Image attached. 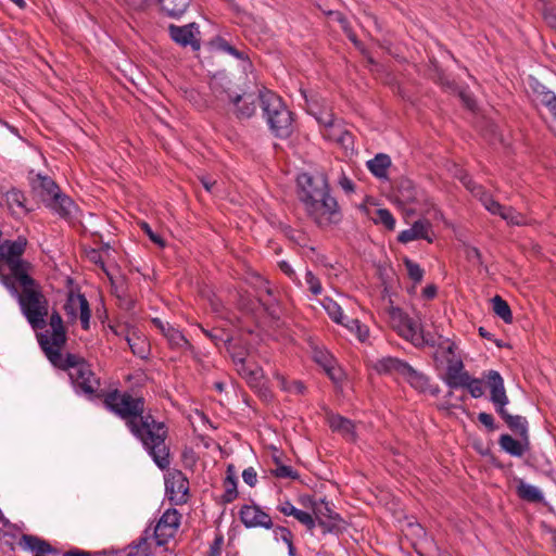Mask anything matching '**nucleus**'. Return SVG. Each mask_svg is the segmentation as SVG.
Segmentation results:
<instances>
[{"label": "nucleus", "instance_id": "nucleus-42", "mask_svg": "<svg viewBox=\"0 0 556 556\" xmlns=\"http://www.w3.org/2000/svg\"><path fill=\"white\" fill-rule=\"evenodd\" d=\"M77 300H78V305H79V309H80L81 328L84 330H88L89 329L90 316H91V311H90L89 302L86 299V296L84 294H81V293L77 294Z\"/></svg>", "mask_w": 556, "mask_h": 556}, {"label": "nucleus", "instance_id": "nucleus-38", "mask_svg": "<svg viewBox=\"0 0 556 556\" xmlns=\"http://www.w3.org/2000/svg\"><path fill=\"white\" fill-rule=\"evenodd\" d=\"M277 379L279 381V386L281 390L294 394H304L306 391V386L301 380H292L288 381L285 376L277 375Z\"/></svg>", "mask_w": 556, "mask_h": 556}, {"label": "nucleus", "instance_id": "nucleus-7", "mask_svg": "<svg viewBox=\"0 0 556 556\" xmlns=\"http://www.w3.org/2000/svg\"><path fill=\"white\" fill-rule=\"evenodd\" d=\"M33 192L45 206L58 214L61 218L71 222L78 211L77 204L67 194L62 192L59 185L47 175L38 174L31 181Z\"/></svg>", "mask_w": 556, "mask_h": 556}, {"label": "nucleus", "instance_id": "nucleus-22", "mask_svg": "<svg viewBox=\"0 0 556 556\" xmlns=\"http://www.w3.org/2000/svg\"><path fill=\"white\" fill-rule=\"evenodd\" d=\"M515 439L508 433H504L498 439L501 448L514 457H521L527 451L530 450V438L518 437Z\"/></svg>", "mask_w": 556, "mask_h": 556}, {"label": "nucleus", "instance_id": "nucleus-34", "mask_svg": "<svg viewBox=\"0 0 556 556\" xmlns=\"http://www.w3.org/2000/svg\"><path fill=\"white\" fill-rule=\"evenodd\" d=\"M302 504L312 507L316 520L318 515L328 519V515L337 514L330 508L329 503L325 498L320 500V505H317L313 496H306L302 500Z\"/></svg>", "mask_w": 556, "mask_h": 556}, {"label": "nucleus", "instance_id": "nucleus-61", "mask_svg": "<svg viewBox=\"0 0 556 556\" xmlns=\"http://www.w3.org/2000/svg\"><path fill=\"white\" fill-rule=\"evenodd\" d=\"M112 289H114L113 293L116 294L117 299L119 300V306L123 309L130 312L135 308V304H136L135 300L124 296L122 294H118L117 288L114 285H113Z\"/></svg>", "mask_w": 556, "mask_h": 556}, {"label": "nucleus", "instance_id": "nucleus-47", "mask_svg": "<svg viewBox=\"0 0 556 556\" xmlns=\"http://www.w3.org/2000/svg\"><path fill=\"white\" fill-rule=\"evenodd\" d=\"M462 388L467 389L470 395L475 399L483 395L482 380L479 378L469 376V379Z\"/></svg>", "mask_w": 556, "mask_h": 556}, {"label": "nucleus", "instance_id": "nucleus-10", "mask_svg": "<svg viewBox=\"0 0 556 556\" xmlns=\"http://www.w3.org/2000/svg\"><path fill=\"white\" fill-rule=\"evenodd\" d=\"M394 198L403 206L414 204L429 207L433 205L426 191L407 177H400L395 180Z\"/></svg>", "mask_w": 556, "mask_h": 556}, {"label": "nucleus", "instance_id": "nucleus-25", "mask_svg": "<svg viewBox=\"0 0 556 556\" xmlns=\"http://www.w3.org/2000/svg\"><path fill=\"white\" fill-rule=\"evenodd\" d=\"M224 493L220 496L218 504L227 505L232 503L239 495L238 480L235 471V466L229 464L226 469V477L223 480Z\"/></svg>", "mask_w": 556, "mask_h": 556}, {"label": "nucleus", "instance_id": "nucleus-37", "mask_svg": "<svg viewBox=\"0 0 556 556\" xmlns=\"http://www.w3.org/2000/svg\"><path fill=\"white\" fill-rule=\"evenodd\" d=\"M214 43L218 50L229 53L238 60L250 62L249 55L245 52L238 50L236 47L230 45V42L226 40L224 37H216Z\"/></svg>", "mask_w": 556, "mask_h": 556}, {"label": "nucleus", "instance_id": "nucleus-49", "mask_svg": "<svg viewBox=\"0 0 556 556\" xmlns=\"http://www.w3.org/2000/svg\"><path fill=\"white\" fill-rule=\"evenodd\" d=\"M238 374L245 378L249 382L257 381L262 377V368L257 365L253 367L247 364L244 370H238Z\"/></svg>", "mask_w": 556, "mask_h": 556}, {"label": "nucleus", "instance_id": "nucleus-24", "mask_svg": "<svg viewBox=\"0 0 556 556\" xmlns=\"http://www.w3.org/2000/svg\"><path fill=\"white\" fill-rule=\"evenodd\" d=\"M327 422L333 432L349 437L352 441L356 440L357 434L355 431V424L351 419L340 414L330 413L327 416Z\"/></svg>", "mask_w": 556, "mask_h": 556}, {"label": "nucleus", "instance_id": "nucleus-62", "mask_svg": "<svg viewBox=\"0 0 556 556\" xmlns=\"http://www.w3.org/2000/svg\"><path fill=\"white\" fill-rule=\"evenodd\" d=\"M342 31L348 37V39L354 45V47L356 49H362L363 42L358 39V37H357L356 33L354 31L351 24H349L348 26H344L342 28Z\"/></svg>", "mask_w": 556, "mask_h": 556}, {"label": "nucleus", "instance_id": "nucleus-26", "mask_svg": "<svg viewBox=\"0 0 556 556\" xmlns=\"http://www.w3.org/2000/svg\"><path fill=\"white\" fill-rule=\"evenodd\" d=\"M168 342V345L173 350H186L188 351L194 358L198 353L195 348L190 343V341L184 336V333L177 328H166V333L164 336Z\"/></svg>", "mask_w": 556, "mask_h": 556}, {"label": "nucleus", "instance_id": "nucleus-32", "mask_svg": "<svg viewBox=\"0 0 556 556\" xmlns=\"http://www.w3.org/2000/svg\"><path fill=\"white\" fill-rule=\"evenodd\" d=\"M492 309L505 324L513 323V312L509 304L501 295L496 294L491 299Z\"/></svg>", "mask_w": 556, "mask_h": 556}, {"label": "nucleus", "instance_id": "nucleus-23", "mask_svg": "<svg viewBox=\"0 0 556 556\" xmlns=\"http://www.w3.org/2000/svg\"><path fill=\"white\" fill-rule=\"evenodd\" d=\"M431 224L428 220L418 219L409 229L401 231L397 236V241L401 243H408L413 240L424 239L428 242H432V238L429 236Z\"/></svg>", "mask_w": 556, "mask_h": 556}, {"label": "nucleus", "instance_id": "nucleus-19", "mask_svg": "<svg viewBox=\"0 0 556 556\" xmlns=\"http://www.w3.org/2000/svg\"><path fill=\"white\" fill-rule=\"evenodd\" d=\"M3 197L5 199V204L14 218H18L22 215H28L34 211L33 207L27 206V198L25 193L15 187L5 191Z\"/></svg>", "mask_w": 556, "mask_h": 556}, {"label": "nucleus", "instance_id": "nucleus-2", "mask_svg": "<svg viewBox=\"0 0 556 556\" xmlns=\"http://www.w3.org/2000/svg\"><path fill=\"white\" fill-rule=\"evenodd\" d=\"M298 199L304 204L308 217L318 227L339 224L342 214L338 201L330 195L327 175L302 173L296 178Z\"/></svg>", "mask_w": 556, "mask_h": 556}, {"label": "nucleus", "instance_id": "nucleus-59", "mask_svg": "<svg viewBox=\"0 0 556 556\" xmlns=\"http://www.w3.org/2000/svg\"><path fill=\"white\" fill-rule=\"evenodd\" d=\"M478 420L488 429V431H495L498 426L495 424L494 417L485 412L478 414Z\"/></svg>", "mask_w": 556, "mask_h": 556}, {"label": "nucleus", "instance_id": "nucleus-20", "mask_svg": "<svg viewBox=\"0 0 556 556\" xmlns=\"http://www.w3.org/2000/svg\"><path fill=\"white\" fill-rule=\"evenodd\" d=\"M229 102L233 105V114L239 121L249 119L256 112V103L253 93H236Z\"/></svg>", "mask_w": 556, "mask_h": 556}, {"label": "nucleus", "instance_id": "nucleus-18", "mask_svg": "<svg viewBox=\"0 0 556 556\" xmlns=\"http://www.w3.org/2000/svg\"><path fill=\"white\" fill-rule=\"evenodd\" d=\"M390 318L397 333L406 340L414 341L417 336V324L402 308L391 307Z\"/></svg>", "mask_w": 556, "mask_h": 556}, {"label": "nucleus", "instance_id": "nucleus-64", "mask_svg": "<svg viewBox=\"0 0 556 556\" xmlns=\"http://www.w3.org/2000/svg\"><path fill=\"white\" fill-rule=\"evenodd\" d=\"M529 86L533 94L539 99L548 88L542 84L539 79L531 77Z\"/></svg>", "mask_w": 556, "mask_h": 556}, {"label": "nucleus", "instance_id": "nucleus-13", "mask_svg": "<svg viewBox=\"0 0 556 556\" xmlns=\"http://www.w3.org/2000/svg\"><path fill=\"white\" fill-rule=\"evenodd\" d=\"M240 521L244 525L245 528H264L271 529L274 527V522L271 517L262 510V508L256 504H244L241 506L239 510Z\"/></svg>", "mask_w": 556, "mask_h": 556}, {"label": "nucleus", "instance_id": "nucleus-60", "mask_svg": "<svg viewBox=\"0 0 556 556\" xmlns=\"http://www.w3.org/2000/svg\"><path fill=\"white\" fill-rule=\"evenodd\" d=\"M271 529H274L275 535H279L285 543H290L293 541V533L289 528L283 526H274Z\"/></svg>", "mask_w": 556, "mask_h": 556}, {"label": "nucleus", "instance_id": "nucleus-3", "mask_svg": "<svg viewBox=\"0 0 556 556\" xmlns=\"http://www.w3.org/2000/svg\"><path fill=\"white\" fill-rule=\"evenodd\" d=\"M16 292L9 291L16 296L22 314L34 330L47 327L49 301L42 292L41 285L31 276L23 275L13 280Z\"/></svg>", "mask_w": 556, "mask_h": 556}, {"label": "nucleus", "instance_id": "nucleus-12", "mask_svg": "<svg viewBox=\"0 0 556 556\" xmlns=\"http://www.w3.org/2000/svg\"><path fill=\"white\" fill-rule=\"evenodd\" d=\"M180 518L181 515L175 508H168L163 513L153 530L156 545L164 546L167 544L168 540L175 535L180 525Z\"/></svg>", "mask_w": 556, "mask_h": 556}, {"label": "nucleus", "instance_id": "nucleus-5", "mask_svg": "<svg viewBox=\"0 0 556 556\" xmlns=\"http://www.w3.org/2000/svg\"><path fill=\"white\" fill-rule=\"evenodd\" d=\"M257 99L270 132L278 139H288L294 131V114L287 108L282 98L263 87Z\"/></svg>", "mask_w": 556, "mask_h": 556}, {"label": "nucleus", "instance_id": "nucleus-55", "mask_svg": "<svg viewBox=\"0 0 556 556\" xmlns=\"http://www.w3.org/2000/svg\"><path fill=\"white\" fill-rule=\"evenodd\" d=\"M77 305H78L77 295H75L73 292H70L67 295V300H66L65 304L63 305V309L66 313V315L72 316L73 318H76Z\"/></svg>", "mask_w": 556, "mask_h": 556}, {"label": "nucleus", "instance_id": "nucleus-41", "mask_svg": "<svg viewBox=\"0 0 556 556\" xmlns=\"http://www.w3.org/2000/svg\"><path fill=\"white\" fill-rule=\"evenodd\" d=\"M372 222L375 224L383 225L389 231H392L395 228V218L388 208L376 210V216L372 217Z\"/></svg>", "mask_w": 556, "mask_h": 556}, {"label": "nucleus", "instance_id": "nucleus-21", "mask_svg": "<svg viewBox=\"0 0 556 556\" xmlns=\"http://www.w3.org/2000/svg\"><path fill=\"white\" fill-rule=\"evenodd\" d=\"M232 80L225 71L214 73L210 80V88L217 99H227L228 101L236 96L232 91Z\"/></svg>", "mask_w": 556, "mask_h": 556}, {"label": "nucleus", "instance_id": "nucleus-6", "mask_svg": "<svg viewBox=\"0 0 556 556\" xmlns=\"http://www.w3.org/2000/svg\"><path fill=\"white\" fill-rule=\"evenodd\" d=\"M27 244L28 240L25 236L0 242V262H3L9 268L8 274L0 270V281L8 291L16 292L13 280L23 277V275L31 274L34 269V265L23 258Z\"/></svg>", "mask_w": 556, "mask_h": 556}, {"label": "nucleus", "instance_id": "nucleus-46", "mask_svg": "<svg viewBox=\"0 0 556 556\" xmlns=\"http://www.w3.org/2000/svg\"><path fill=\"white\" fill-rule=\"evenodd\" d=\"M237 307L239 311H241L245 314H254L256 311L255 302L247 293L239 294V298L237 301Z\"/></svg>", "mask_w": 556, "mask_h": 556}, {"label": "nucleus", "instance_id": "nucleus-53", "mask_svg": "<svg viewBox=\"0 0 556 556\" xmlns=\"http://www.w3.org/2000/svg\"><path fill=\"white\" fill-rule=\"evenodd\" d=\"M299 522L304 525L307 530L312 531L316 527V519L311 514L298 509L293 516Z\"/></svg>", "mask_w": 556, "mask_h": 556}, {"label": "nucleus", "instance_id": "nucleus-45", "mask_svg": "<svg viewBox=\"0 0 556 556\" xmlns=\"http://www.w3.org/2000/svg\"><path fill=\"white\" fill-rule=\"evenodd\" d=\"M538 100L549 111L553 118L556 119V93L548 89Z\"/></svg>", "mask_w": 556, "mask_h": 556}, {"label": "nucleus", "instance_id": "nucleus-29", "mask_svg": "<svg viewBox=\"0 0 556 556\" xmlns=\"http://www.w3.org/2000/svg\"><path fill=\"white\" fill-rule=\"evenodd\" d=\"M391 164V157L388 154L378 153L374 159L367 161L366 166L376 178L383 179L388 177Z\"/></svg>", "mask_w": 556, "mask_h": 556}, {"label": "nucleus", "instance_id": "nucleus-27", "mask_svg": "<svg viewBox=\"0 0 556 556\" xmlns=\"http://www.w3.org/2000/svg\"><path fill=\"white\" fill-rule=\"evenodd\" d=\"M316 525L321 528L323 534L331 533L339 535L346 530V522L339 514L328 515V519L318 515Z\"/></svg>", "mask_w": 556, "mask_h": 556}, {"label": "nucleus", "instance_id": "nucleus-56", "mask_svg": "<svg viewBox=\"0 0 556 556\" xmlns=\"http://www.w3.org/2000/svg\"><path fill=\"white\" fill-rule=\"evenodd\" d=\"M89 258L92 263H94L96 265H99L101 267V269L106 274V276L109 277L110 281H111V286L113 287V278L112 276L110 275V273L108 271L106 267H105V263L100 254V251L97 250V249H91V251L89 252Z\"/></svg>", "mask_w": 556, "mask_h": 556}, {"label": "nucleus", "instance_id": "nucleus-35", "mask_svg": "<svg viewBox=\"0 0 556 556\" xmlns=\"http://www.w3.org/2000/svg\"><path fill=\"white\" fill-rule=\"evenodd\" d=\"M321 305L332 321L339 325H343V321L346 319V317L343 315L341 306L336 301L329 296H326L323 300Z\"/></svg>", "mask_w": 556, "mask_h": 556}, {"label": "nucleus", "instance_id": "nucleus-16", "mask_svg": "<svg viewBox=\"0 0 556 556\" xmlns=\"http://www.w3.org/2000/svg\"><path fill=\"white\" fill-rule=\"evenodd\" d=\"M470 374L465 370L462 359H450L444 375L441 377L446 386L451 389L462 388L469 379ZM453 392L450 391L446 396H452Z\"/></svg>", "mask_w": 556, "mask_h": 556}, {"label": "nucleus", "instance_id": "nucleus-30", "mask_svg": "<svg viewBox=\"0 0 556 556\" xmlns=\"http://www.w3.org/2000/svg\"><path fill=\"white\" fill-rule=\"evenodd\" d=\"M517 482V496L528 503H541L544 501L543 493L534 485L526 483L522 479L515 478Z\"/></svg>", "mask_w": 556, "mask_h": 556}, {"label": "nucleus", "instance_id": "nucleus-1", "mask_svg": "<svg viewBox=\"0 0 556 556\" xmlns=\"http://www.w3.org/2000/svg\"><path fill=\"white\" fill-rule=\"evenodd\" d=\"M104 407L125 421L129 432L142 444L155 465L165 470L170 465L169 446L166 444L168 427L159 421L151 409L146 408L142 396L115 389L104 396Z\"/></svg>", "mask_w": 556, "mask_h": 556}, {"label": "nucleus", "instance_id": "nucleus-9", "mask_svg": "<svg viewBox=\"0 0 556 556\" xmlns=\"http://www.w3.org/2000/svg\"><path fill=\"white\" fill-rule=\"evenodd\" d=\"M374 369L379 375H392L399 374L405 381L419 393H430L433 396H438L440 388L438 386L430 384V378L421 371L416 370L406 361L387 356L378 359Z\"/></svg>", "mask_w": 556, "mask_h": 556}, {"label": "nucleus", "instance_id": "nucleus-8", "mask_svg": "<svg viewBox=\"0 0 556 556\" xmlns=\"http://www.w3.org/2000/svg\"><path fill=\"white\" fill-rule=\"evenodd\" d=\"M488 387L490 388V400L494 404L495 412L505 421L508 429L517 437L530 438L529 424L526 417L511 415L506 409L508 396L504 387V380L496 370H489L484 375Z\"/></svg>", "mask_w": 556, "mask_h": 556}, {"label": "nucleus", "instance_id": "nucleus-28", "mask_svg": "<svg viewBox=\"0 0 556 556\" xmlns=\"http://www.w3.org/2000/svg\"><path fill=\"white\" fill-rule=\"evenodd\" d=\"M166 490L170 493H180L177 504H184L188 500L189 481L181 471L173 475L172 480L166 482Z\"/></svg>", "mask_w": 556, "mask_h": 556}, {"label": "nucleus", "instance_id": "nucleus-11", "mask_svg": "<svg viewBox=\"0 0 556 556\" xmlns=\"http://www.w3.org/2000/svg\"><path fill=\"white\" fill-rule=\"evenodd\" d=\"M49 324L52 328L51 339L47 333H37L38 343L46 356L48 349L52 351L59 350V352H62V348L65 345L67 340L66 327L64 326L62 316L58 311H53L51 313Z\"/></svg>", "mask_w": 556, "mask_h": 556}, {"label": "nucleus", "instance_id": "nucleus-58", "mask_svg": "<svg viewBox=\"0 0 556 556\" xmlns=\"http://www.w3.org/2000/svg\"><path fill=\"white\" fill-rule=\"evenodd\" d=\"M224 544V535L222 533H217L210 545V549L207 552V556H220L222 547Z\"/></svg>", "mask_w": 556, "mask_h": 556}, {"label": "nucleus", "instance_id": "nucleus-63", "mask_svg": "<svg viewBox=\"0 0 556 556\" xmlns=\"http://www.w3.org/2000/svg\"><path fill=\"white\" fill-rule=\"evenodd\" d=\"M542 14L548 27H551L552 29H556V9L552 7L545 8Z\"/></svg>", "mask_w": 556, "mask_h": 556}, {"label": "nucleus", "instance_id": "nucleus-15", "mask_svg": "<svg viewBox=\"0 0 556 556\" xmlns=\"http://www.w3.org/2000/svg\"><path fill=\"white\" fill-rule=\"evenodd\" d=\"M193 29L199 34V27L195 23H189L184 26L170 24L168 26V34L170 39L181 47L190 46L193 51L201 48L200 39L194 38Z\"/></svg>", "mask_w": 556, "mask_h": 556}, {"label": "nucleus", "instance_id": "nucleus-50", "mask_svg": "<svg viewBox=\"0 0 556 556\" xmlns=\"http://www.w3.org/2000/svg\"><path fill=\"white\" fill-rule=\"evenodd\" d=\"M314 361L318 365H320L324 369L333 365L337 362L330 353H328L327 351H321V350H315Z\"/></svg>", "mask_w": 556, "mask_h": 556}, {"label": "nucleus", "instance_id": "nucleus-44", "mask_svg": "<svg viewBox=\"0 0 556 556\" xmlns=\"http://www.w3.org/2000/svg\"><path fill=\"white\" fill-rule=\"evenodd\" d=\"M271 475L280 479L296 480L300 478V475L296 470H294L291 466H287L283 464H278V466L274 470H271Z\"/></svg>", "mask_w": 556, "mask_h": 556}, {"label": "nucleus", "instance_id": "nucleus-33", "mask_svg": "<svg viewBox=\"0 0 556 556\" xmlns=\"http://www.w3.org/2000/svg\"><path fill=\"white\" fill-rule=\"evenodd\" d=\"M111 330L116 334L124 337L127 341L131 352L139 356L143 357L142 352L136 350V344L134 343V338L131 336H136V331L134 327H130L128 324H116L110 326Z\"/></svg>", "mask_w": 556, "mask_h": 556}, {"label": "nucleus", "instance_id": "nucleus-48", "mask_svg": "<svg viewBox=\"0 0 556 556\" xmlns=\"http://www.w3.org/2000/svg\"><path fill=\"white\" fill-rule=\"evenodd\" d=\"M308 113L314 115L319 125L326 128H332L334 126V115L330 112H320L319 114L313 110L309 105Z\"/></svg>", "mask_w": 556, "mask_h": 556}, {"label": "nucleus", "instance_id": "nucleus-14", "mask_svg": "<svg viewBox=\"0 0 556 556\" xmlns=\"http://www.w3.org/2000/svg\"><path fill=\"white\" fill-rule=\"evenodd\" d=\"M150 0H127L135 10H144ZM161 12L170 18H179L189 8L191 0H156Z\"/></svg>", "mask_w": 556, "mask_h": 556}, {"label": "nucleus", "instance_id": "nucleus-36", "mask_svg": "<svg viewBox=\"0 0 556 556\" xmlns=\"http://www.w3.org/2000/svg\"><path fill=\"white\" fill-rule=\"evenodd\" d=\"M150 529H146L144 535L139 538L137 542H134L128 546L129 552L127 556H150L151 549L148 543Z\"/></svg>", "mask_w": 556, "mask_h": 556}, {"label": "nucleus", "instance_id": "nucleus-31", "mask_svg": "<svg viewBox=\"0 0 556 556\" xmlns=\"http://www.w3.org/2000/svg\"><path fill=\"white\" fill-rule=\"evenodd\" d=\"M225 348L229 353L233 364L238 370H244L247 363L248 351L244 346L239 343H233L231 336H227Z\"/></svg>", "mask_w": 556, "mask_h": 556}, {"label": "nucleus", "instance_id": "nucleus-54", "mask_svg": "<svg viewBox=\"0 0 556 556\" xmlns=\"http://www.w3.org/2000/svg\"><path fill=\"white\" fill-rule=\"evenodd\" d=\"M305 281L308 285L309 291L314 295H318L323 291L321 282L311 270L305 274Z\"/></svg>", "mask_w": 556, "mask_h": 556}, {"label": "nucleus", "instance_id": "nucleus-39", "mask_svg": "<svg viewBox=\"0 0 556 556\" xmlns=\"http://www.w3.org/2000/svg\"><path fill=\"white\" fill-rule=\"evenodd\" d=\"M342 326L346 327L351 332L355 333L362 342H364L369 336L368 328L361 324V321L356 318H346Z\"/></svg>", "mask_w": 556, "mask_h": 556}, {"label": "nucleus", "instance_id": "nucleus-51", "mask_svg": "<svg viewBox=\"0 0 556 556\" xmlns=\"http://www.w3.org/2000/svg\"><path fill=\"white\" fill-rule=\"evenodd\" d=\"M139 226L153 243L160 248H164L166 245L165 240L159 233L154 232L147 222H140Z\"/></svg>", "mask_w": 556, "mask_h": 556}, {"label": "nucleus", "instance_id": "nucleus-52", "mask_svg": "<svg viewBox=\"0 0 556 556\" xmlns=\"http://www.w3.org/2000/svg\"><path fill=\"white\" fill-rule=\"evenodd\" d=\"M324 370L334 384H340L344 380V372L341 367L337 365V362Z\"/></svg>", "mask_w": 556, "mask_h": 556}, {"label": "nucleus", "instance_id": "nucleus-4", "mask_svg": "<svg viewBox=\"0 0 556 556\" xmlns=\"http://www.w3.org/2000/svg\"><path fill=\"white\" fill-rule=\"evenodd\" d=\"M47 358L55 368L62 370L71 369L68 375L76 390L81 391L89 399L98 397L104 401V396L109 392H98L100 379L96 377L85 358L73 353L63 355L59 350L52 351L50 349L47 351Z\"/></svg>", "mask_w": 556, "mask_h": 556}, {"label": "nucleus", "instance_id": "nucleus-17", "mask_svg": "<svg viewBox=\"0 0 556 556\" xmlns=\"http://www.w3.org/2000/svg\"><path fill=\"white\" fill-rule=\"evenodd\" d=\"M17 546L23 551H30L33 556H56L59 549L52 546L47 540L33 534H22Z\"/></svg>", "mask_w": 556, "mask_h": 556}, {"label": "nucleus", "instance_id": "nucleus-43", "mask_svg": "<svg viewBox=\"0 0 556 556\" xmlns=\"http://www.w3.org/2000/svg\"><path fill=\"white\" fill-rule=\"evenodd\" d=\"M202 332L216 345L218 346L220 343L226 344L227 336H229L225 329L214 328L212 330H207L200 326Z\"/></svg>", "mask_w": 556, "mask_h": 556}, {"label": "nucleus", "instance_id": "nucleus-57", "mask_svg": "<svg viewBox=\"0 0 556 556\" xmlns=\"http://www.w3.org/2000/svg\"><path fill=\"white\" fill-rule=\"evenodd\" d=\"M504 220H506L510 225L521 226L525 225V216L517 212L513 206L510 210H508L507 214L504 217Z\"/></svg>", "mask_w": 556, "mask_h": 556}, {"label": "nucleus", "instance_id": "nucleus-40", "mask_svg": "<svg viewBox=\"0 0 556 556\" xmlns=\"http://www.w3.org/2000/svg\"><path fill=\"white\" fill-rule=\"evenodd\" d=\"M403 264L407 270L409 279H412L415 285L420 283L425 274V270L420 267V265L407 256L403 258Z\"/></svg>", "mask_w": 556, "mask_h": 556}]
</instances>
